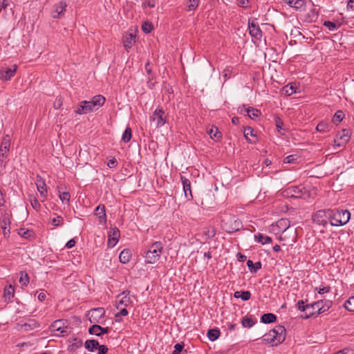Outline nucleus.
<instances>
[{
	"instance_id": "obj_1",
	"label": "nucleus",
	"mask_w": 354,
	"mask_h": 354,
	"mask_svg": "<svg viewBox=\"0 0 354 354\" xmlns=\"http://www.w3.org/2000/svg\"><path fill=\"white\" fill-rule=\"evenodd\" d=\"M286 334V328L284 326L278 325L270 330L268 333L263 334L261 338L265 343L277 346L285 340Z\"/></svg>"
},
{
	"instance_id": "obj_2",
	"label": "nucleus",
	"mask_w": 354,
	"mask_h": 354,
	"mask_svg": "<svg viewBox=\"0 0 354 354\" xmlns=\"http://www.w3.org/2000/svg\"><path fill=\"white\" fill-rule=\"evenodd\" d=\"M105 102V97L102 95H95L94 96L91 101L84 100L82 101L77 109L75 111L77 114L82 115L87 114L94 110L95 106L100 107Z\"/></svg>"
},
{
	"instance_id": "obj_3",
	"label": "nucleus",
	"mask_w": 354,
	"mask_h": 354,
	"mask_svg": "<svg viewBox=\"0 0 354 354\" xmlns=\"http://www.w3.org/2000/svg\"><path fill=\"white\" fill-rule=\"evenodd\" d=\"M332 306V301L329 300H319L309 304V312L306 314L304 319L317 316L321 313L328 311Z\"/></svg>"
},
{
	"instance_id": "obj_4",
	"label": "nucleus",
	"mask_w": 354,
	"mask_h": 354,
	"mask_svg": "<svg viewBox=\"0 0 354 354\" xmlns=\"http://www.w3.org/2000/svg\"><path fill=\"white\" fill-rule=\"evenodd\" d=\"M351 218V213L347 209H332L330 213V225L341 226L346 224Z\"/></svg>"
},
{
	"instance_id": "obj_5",
	"label": "nucleus",
	"mask_w": 354,
	"mask_h": 354,
	"mask_svg": "<svg viewBox=\"0 0 354 354\" xmlns=\"http://www.w3.org/2000/svg\"><path fill=\"white\" fill-rule=\"evenodd\" d=\"M162 243L160 241H156L151 244L145 255V262L153 264L157 262L162 252Z\"/></svg>"
},
{
	"instance_id": "obj_6",
	"label": "nucleus",
	"mask_w": 354,
	"mask_h": 354,
	"mask_svg": "<svg viewBox=\"0 0 354 354\" xmlns=\"http://www.w3.org/2000/svg\"><path fill=\"white\" fill-rule=\"evenodd\" d=\"M332 212V209H321L317 211L313 215V222L315 224L322 225L323 227H326L328 225V221H330V213Z\"/></svg>"
},
{
	"instance_id": "obj_7",
	"label": "nucleus",
	"mask_w": 354,
	"mask_h": 354,
	"mask_svg": "<svg viewBox=\"0 0 354 354\" xmlns=\"http://www.w3.org/2000/svg\"><path fill=\"white\" fill-rule=\"evenodd\" d=\"M306 193V188L301 185H293L283 190L281 194L288 198H301Z\"/></svg>"
},
{
	"instance_id": "obj_8",
	"label": "nucleus",
	"mask_w": 354,
	"mask_h": 354,
	"mask_svg": "<svg viewBox=\"0 0 354 354\" xmlns=\"http://www.w3.org/2000/svg\"><path fill=\"white\" fill-rule=\"evenodd\" d=\"M242 227L240 220L234 216L230 217L229 219L222 221V227L227 233H233L240 230Z\"/></svg>"
},
{
	"instance_id": "obj_9",
	"label": "nucleus",
	"mask_w": 354,
	"mask_h": 354,
	"mask_svg": "<svg viewBox=\"0 0 354 354\" xmlns=\"http://www.w3.org/2000/svg\"><path fill=\"white\" fill-rule=\"evenodd\" d=\"M279 240L286 242V245H292L296 241V231L286 227L279 236Z\"/></svg>"
},
{
	"instance_id": "obj_10",
	"label": "nucleus",
	"mask_w": 354,
	"mask_h": 354,
	"mask_svg": "<svg viewBox=\"0 0 354 354\" xmlns=\"http://www.w3.org/2000/svg\"><path fill=\"white\" fill-rule=\"evenodd\" d=\"M104 313L105 310L103 308H97L89 310L86 316L91 323H99Z\"/></svg>"
},
{
	"instance_id": "obj_11",
	"label": "nucleus",
	"mask_w": 354,
	"mask_h": 354,
	"mask_svg": "<svg viewBox=\"0 0 354 354\" xmlns=\"http://www.w3.org/2000/svg\"><path fill=\"white\" fill-rule=\"evenodd\" d=\"M151 120L156 122V127L158 128L163 126L166 122L165 111L162 109L157 108L153 113Z\"/></svg>"
},
{
	"instance_id": "obj_12",
	"label": "nucleus",
	"mask_w": 354,
	"mask_h": 354,
	"mask_svg": "<svg viewBox=\"0 0 354 354\" xmlns=\"http://www.w3.org/2000/svg\"><path fill=\"white\" fill-rule=\"evenodd\" d=\"M255 21L256 19L249 20V33L251 35V37L260 40L262 37V31L260 29L258 24Z\"/></svg>"
},
{
	"instance_id": "obj_13",
	"label": "nucleus",
	"mask_w": 354,
	"mask_h": 354,
	"mask_svg": "<svg viewBox=\"0 0 354 354\" xmlns=\"http://www.w3.org/2000/svg\"><path fill=\"white\" fill-rule=\"evenodd\" d=\"M349 138L348 131L343 129L337 134L336 138L334 140V143L337 147H342L349 141Z\"/></svg>"
},
{
	"instance_id": "obj_14",
	"label": "nucleus",
	"mask_w": 354,
	"mask_h": 354,
	"mask_svg": "<svg viewBox=\"0 0 354 354\" xmlns=\"http://www.w3.org/2000/svg\"><path fill=\"white\" fill-rule=\"evenodd\" d=\"M110 329L109 327L102 328L100 325L93 324L88 329V333L91 335H95L97 336H100L102 334H106L109 332Z\"/></svg>"
},
{
	"instance_id": "obj_15",
	"label": "nucleus",
	"mask_w": 354,
	"mask_h": 354,
	"mask_svg": "<svg viewBox=\"0 0 354 354\" xmlns=\"http://www.w3.org/2000/svg\"><path fill=\"white\" fill-rule=\"evenodd\" d=\"M1 227L3 229V233L4 236L10 233V225L11 223L10 215L7 213L4 214L1 219Z\"/></svg>"
},
{
	"instance_id": "obj_16",
	"label": "nucleus",
	"mask_w": 354,
	"mask_h": 354,
	"mask_svg": "<svg viewBox=\"0 0 354 354\" xmlns=\"http://www.w3.org/2000/svg\"><path fill=\"white\" fill-rule=\"evenodd\" d=\"M180 178L183 185V190L185 197L189 200L192 199L193 196L192 194L191 183L189 180L183 176H181Z\"/></svg>"
},
{
	"instance_id": "obj_17",
	"label": "nucleus",
	"mask_w": 354,
	"mask_h": 354,
	"mask_svg": "<svg viewBox=\"0 0 354 354\" xmlns=\"http://www.w3.org/2000/svg\"><path fill=\"white\" fill-rule=\"evenodd\" d=\"M136 42V35L132 32H127L123 38V43L125 49L129 50L132 47L133 43Z\"/></svg>"
},
{
	"instance_id": "obj_18",
	"label": "nucleus",
	"mask_w": 354,
	"mask_h": 354,
	"mask_svg": "<svg viewBox=\"0 0 354 354\" xmlns=\"http://www.w3.org/2000/svg\"><path fill=\"white\" fill-rule=\"evenodd\" d=\"M10 136L8 134L5 135L1 142L0 153H3L4 154L8 155L10 151Z\"/></svg>"
},
{
	"instance_id": "obj_19",
	"label": "nucleus",
	"mask_w": 354,
	"mask_h": 354,
	"mask_svg": "<svg viewBox=\"0 0 354 354\" xmlns=\"http://www.w3.org/2000/svg\"><path fill=\"white\" fill-rule=\"evenodd\" d=\"M120 230L117 228L112 229V234L109 236L108 245L109 247H114L118 241L120 237Z\"/></svg>"
},
{
	"instance_id": "obj_20",
	"label": "nucleus",
	"mask_w": 354,
	"mask_h": 354,
	"mask_svg": "<svg viewBox=\"0 0 354 354\" xmlns=\"http://www.w3.org/2000/svg\"><path fill=\"white\" fill-rule=\"evenodd\" d=\"M95 214L98 217L100 223H106V215L104 205H100L95 208Z\"/></svg>"
},
{
	"instance_id": "obj_21",
	"label": "nucleus",
	"mask_w": 354,
	"mask_h": 354,
	"mask_svg": "<svg viewBox=\"0 0 354 354\" xmlns=\"http://www.w3.org/2000/svg\"><path fill=\"white\" fill-rule=\"evenodd\" d=\"M19 326L21 330L29 331L38 327L39 325L35 319H29L27 322L21 323Z\"/></svg>"
},
{
	"instance_id": "obj_22",
	"label": "nucleus",
	"mask_w": 354,
	"mask_h": 354,
	"mask_svg": "<svg viewBox=\"0 0 354 354\" xmlns=\"http://www.w3.org/2000/svg\"><path fill=\"white\" fill-rule=\"evenodd\" d=\"M36 185L40 194L44 196L47 193V187L44 180L39 176H37Z\"/></svg>"
},
{
	"instance_id": "obj_23",
	"label": "nucleus",
	"mask_w": 354,
	"mask_h": 354,
	"mask_svg": "<svg viewBox=\"0 0 354 354\" xmlns=\"http://www.w3.org/2000/svg\"><path fill=\"white\" fill-rule=\"evenodd\" d=\"M66 3L64 1H60L59 3L55 6V9L53 11L52 16L53 18H59L66 10Z\"/></svg>"
},
{
	"instance_id": "obj_24",
	"label": "nucleus",
	"mask_w": 354,
	"mask_h": 354,
	"mask_svg": "<svg viewBox=\"0 0 354 354\" xmlns=\"http://www.w3.org/2000/svg\"><path fill=\"white\" fill-rule=\"evenodd\" d=\"M17 68V66L14 65L13 68H7L6 71H2L1 79L3 81H8L10 80V78L15 75Z\"/></svg>"
},
{
	"instance_id": "obj_25",
	"label": "nucleus",
	"mask_w": 354,
	"mask_h": 354,
	"mask_svg": "<svg viewBox=\"0 0 354 354\" xmlns=\"http://www.w3.org/2000/svg\"><path fill=\"white\" fill-rule=\"evenodd\" d=\"M131 257V252L130 250L124 249L123 250L119 256L120 261L122 263H127L129 262Z\"/></svg>"
},
{
	"instance_id": "obj_26",
	"label": "nucleus",
	"mask_w": 354,
	"mask_h": 354,
	"mask_svg": "<svg viewBox=\"0 0 354 354\" xmlns=\"http://www.w3.org/2000/svg\"><path fill=\"white\" fill-rule=\"evenodd\" d=\"M286 3L296 10L301 9L306 5V3L304 0H286Z\"/></svg>"
},
{
	"instance_id": "obj_27",
	"label": "nucleus",
	"mask_w": 354,
	"mask_h": 354,
	"mask_svg": "<svg viewBox=\"0 0 354 354\" xmlns=\"http://www.w3.org/2000/svg\"><path fill=\"white\" fill-rule=\"evenodd\" d=\"M99 342L95 339H88L85 342L84 346L88 351L93 352L99 346Z\"/></svg>"
},
{
	"instance_id": "obj_28",
	"label": "nucleus",
	"mask_w": 354,
	"mask_h": 354,
	"mask_svg": "<svg viewBox=\"0 0 354 354\" xmlns=\"http://www.w3.org/2000/svg\"><path fill=\"white\" fill-rule=\"evenodd\" d=\"M277 320V316L272 313H265L261 317V322L265 324L274 322Z\"/></svg>"
},
{
	"instance_id": "obj_29",
	"label": "nucleus",
	"mask_w": 354,
	"mask_h": 354,
	"mask_svg": "<svg viewBox=\"0 0 354 354\" xmlns=\"http://www.w3.org/2000/svg\"><path fill=\"white\" fill-rule=\"evenodd\" d=\"M247 266L252 273H256L259 269L261 268V263L260 261L253 263L252 260L247 261Z\"/></svg>"
},
{
	"instance_id": "obj_30",
	"label": "nucleus",
	"mask_w": 354,
	"mask_h": 354,
	"mask_svg": "<svg viewBox=\"0 0 354 354\" xmlns=\"http://www.w3.org/2000/svg\"><path fill=\"white\" fill-rule=\"evenodd\" d=\"M245 111L248 117L252 120L261 115V111L253 107H248Z\"/></svg>"
},
{
	"instance_id": "obj_31",
	"label": "nucleus",
	"mask_w": 354,
	"mask_h": 354,
	"mask_svg": "<svg viewBox=\"0 0 354 354\" xmlns=\"http://www.w3.org/2000/svg\"><path fill=\"white\" fill-rule=\"evenodd\" d=\"M61 324H62V320H56L52 324L51 328H52V330L54 331H59L60 335L64 336V333H65L66 332V330L64 328H62Z\"/></svg>"
},
{
	"instance_id": "obj_32",
	"label": "nucleus",
	"mask_w": 354,
	"mask_h": 354,
	"mask_svg": "<svg viewBox=\"0 0 354 354\" xmlns=\"http://www.w3.org/2000/svg\"><path fill=\"white\" fill-rule=\"evenodd\" d=\"M255 240L258 242L261 243V244L264 245L266 243H269L272 242V238L270 236H264L262 234L259 233L254 236Z\"/></svg>"
},
{
	"instance_id": "obj_33",
	"label": "nucleus",
	"mask_w": 354,
	"mask_h": 354,
	"mask_svg": "<svg viewBox=\"0 0 354 354\" xmlns=\"http://www.w3.org/2000/svg\"><path fill=\"white\" fill-rule=\"evenodd\" d=\"M207 133L212 139L218 140L221 136V132L218 131V128L215 127H212L211 129L207 131Z\"/></svg>"
},
{
	"instance_id": "obj_34",
	"label": "nucleus",
	"mask_w": 354,
	"mask_h": 354,
	"mask_svg": "<svg viewBox=\"0 0 354 354\" xmlns=\"http://www.w3.org/2000/svg\"><path fill=\"white\" fill-rule=\"evenodd\" d=\"M7 158L8 155L4 154L3 153H0V174H3L4 173L5 169L7 165Z\"/></svg>"
},
{
	"instance_id": "obj_35",
	"label": "nucleus",
	"mask_w": 354,
	"mask_h": 354,
	"mask_svg": "<svg viewBox=\"0 0 354 354\" xmlns=\"http://www.w3.org/2000/svg\"><path fill=\"white\" fill-rule=\"evenodd\" d=\"M220 335V330L218 328L210 329L207 332V337L211 341H215Z\"/></svg>"
},
{
	"instance_id": "obj_36",
	"label": "nucleus",
	"mask_w": 354,
	"mask_h": 354,
	"mask_svg": "<svg viewBox=\"0 0 354 354\" xmlns=\"http://www.w3.org/2000/svg\"><path fill=\"white\" fill-rule=\"evenodd\" d=\"M255 323L256 321L249 317H244L241 320V324L244 328H251Z\"/></svg>"
},
{
	"instance_id": "obj_37",
	"label": "nucleus",
	"mask_w": 354,
	"mask_h": 354,
	"mask_svg": "<svg viewBox=\"0 0 354 354\" xmlns=\"http://www.w3.org/2000/svg\"><path fill=\"white\" fill-rule=\"evenodd\" d=\"M344 308L351 312H354V296L351 297L344 304Z\"/></svg>"
},
{
	"instance_id": "obj_38",
	"label": "nucleus",
	"mask_w": 354,
	"mask_h": 354,
	"mask_svg": "<svg viewBox=\"0 0 354 354\" xmlns=\"http://www.w3.org/2000/svg\"><path fill=\"white\" fill-rule=\"evenodd\" d=\"M329 127L330 125L328 123L322 121L317 125L316 129L317 131L324 133L329 131Z\"/></svg>"
},
{
	"instance_id": "obj_39",
	"label": "nucleus",
	"mask_w": 354,
	"mask_h": 354,
	"mask_svg": "<svg viewBox=\"0 0 354 354\" xmlns=\"http://www.w3.org/2000/svg\"><path fill=\"white\" fill-rule=\"evenodd\" d=\"M244 136L246 140H249L250 142H253L250 138V137H255V134L254 133V129L250 127H247L244 129Z\"/></svg>"
},
{
	"instance_id": "obj_40",
	"label": "nucleus",
	"mask_w": 354,
	"mask_h": 354,
	"mask_svg": "<svg viewBox=\"0 0 354 354\" xmlns=\"http://www.w3.org/2000/svg\"><path fill=\"white\" fill-rule=\"evenodd\" d=\"M344 117V113L342 111H337L333 118V123H339L342 121L343 118Z\"/></svg>"
},
{
	"instance_id": "obj_41",
	"label": "nucleus",
	"mask_w": 354,
	"mask_h": 354,
	"mask_svg": "<svg viewBox=\"0 0 354 354\" xmlns=\"http://www.w3.org/2000/svg\"><path fill=\"white\" fill-rule=\"evenodd\" d=\"M15 291L14 288L12 285H10L8 287H6L4 290V297L6 299H10L14 297Z\"/></svg>"
},
{
	"instance_id": "obj_42",
	"label": "nucleus",
	"mask_w": 354,
	"mask_h": 354,
	"mask_svg": "<svg viewBox=\"0 0 354 354\" xmlns=\"http://www.w3.org/2000/svg\"><path fill=\"white\" fill-rule=\"evenodd\" d=\"M198 3L199 0H189L187 4V10H194L198 6Z\"/></svg>"
},
{
	"instance_id": "obj_43",
	"label": "nucleus",
	"mask_w": 354,
	"mask_h": 354,
	"mask_svg": "<svg viewBox=\"0 0 354 354\" xmlns=\"http://www.w3.org/2000/svg\"><path fill=\"white\" fill-rule=\"evenodd\" d=\"M297 306L300 311L306 312V314L309 312V304L305 305V303L303 300L298 301Z\"/></svg>"
},
{
	"instance_id": "obj_44",
	"label": "nucleus",
	"mask_w": 354,
	"mask_h": 354,
	"mask_svg": "<svg viewBox=\"0 0 354 354\" xmlns=\"http://www.w3.org/2000/svg\"><path fill=\"white\" fill-rule=\"evenodd\" d=\"M153 29V26L149 21H145L142 25V30L145 33H150Z\"/></svg>"
},
{
	"instance_id": "obj_45",
	"label": "nucleus",
	"mask_w": 354,
	"mask_h": 354,
	"mask_svg": "<svg viewBox=\"0 0 354 354\" xmlns=\"http://www.w3.org/2000/svg\"><path fill=\"white\" fill-rule=\"evenodd\" d=\"M131 138V128L129 127H127L123 135H122V140L124 142H128L130 141Z\"/></svg>"
},
{
	"instance_id": "obj_46",
	"label": "nucleus",
	"mask_w": 354,
	"mask_h": 354,
	"mask_svg": "<svg viewBox=\"0 0 354 354\" xmlns=\"http://www.w3.org/2000/svg\"><path fill=\"white\" fill-rule=\"evenodd\" d=\"M30 204H31V206L32 207V208L34 209H35L36 211H39V209H40V207H41V205L40 203H39V201H37V198H31L30 199Z\"/></svg>"
},
{
	"instance_id": "obj_47",
	"label": "nucleus",
	"mask_w": 354,
	"mask_h": 354,
	"mask_svg": "<svg viewBox=\"0 0 354 354\" xmlns=\"http://www.w3.org/2000/svg\"><path fill=\"white\" fill-rule=\"evenodd\" d=\"M122 295H125L120 301L118 304L120 305H124L125 306H128V304L130 301V298L127 297L126 295V292L124 291Z\"/></svg>"
},
{
	"instance_id": "obj_48",
	"label": "nucleus",
	"mask_w": 354,
	"mask_h": 354,
	"mask_svg": "<svg viewBox=\"0 0 354 354\" xmlns=\"http://www.w3.org/2000/svg\"><path fill=\"white\" fill-rule=\"evenodd\" d=\"M63 221H64L63 218L60 216H58L52 220V224L54 226H59L63 224Z\"/></svg>"
},
{
	"instance_id": "obj_49",
	"label": "nucleus",
	"mask_w": 354,
	"mask_h": 354,
	"mask_svg": "<svg viewBox=\"0 0 354 354\" xmlns=\"http://www.w3.org/2000/svg\"><path fill=\"white\" fill-rule=\"evenodd\" d=\"M70 194L68 192H64L61 194H59V198L62 202L66 201L69 202L70 200Z\"/></svg>"
},
{
	"instance_id": "obj_50",
	"label": "nucleus",
	"mask_w": 354,
	"mask_h": 354,
	"mask_svg": "<svg viewBox=\"0 0 354 354\" xmlns=\"http://www.w3.org/2000/svg\"><path fill=\"white\" fill-rule=\"evenodd\" d=\"M241 298L243 301H248L251 297V293L250 291H241Z\"/></svg>"
},
{
	"instance_id": "obj_51",
	"label": "nucleus",
	"mask_w": 354,
	"mask_h": 354,
	"mask_svg": "<svg viewBox=\"0 0 354 354\" xmlns=\"http://www.w3.org/2000/svg\"><path fill=\"white\" fill-rule=\"evenodd\" d=\"M19 282L21 283L24 286H27L29 283V277L27 273L24 274V276H21L19 279Z\"/></svg>"
},
{
	"instance_id": "obj_52",
	"label": "nucleus",
	"mask_w": 354,
	"mask_h": 354,
	"mask_svg": "<svg viewBox=\"0 0 354 354\" xmlns=\"http://www.w3.org/2000/svg\"><path fill=\"white\" fill-rule=\"evenodd\" d=\"M275 122H276V127L278 131V132H280L282 129V126L283 125V121L279 118H275Z\"/></svg>"
},
{
	"instance_id": "obj_53",
	"label": "nucleus",
	"mask_w": 354,
	"mask_h": 354,
	"mask_svg": "<svg viewBox=\"0 0 354 354\" xmlns=\"http://www.w3.org/2000/svg\"><path fill=\"white\" fill-rule=\"evenodd\" d=\"M63 100L62 97H57L54 102L53 106L55 109H59L62 106Z\"/></svg>"
},
{
	"instance_id": "obj_54",
	"label": "nucleus",
	"mask_w": 354,
	"mask_h": 354,
	"mask_svg": "<svg viewBox=\"0 0 354 354\" xmlns=\"http://www.w3.org/2000/svg\"><path fill=\"white\" fill-rule=\"evenodd\" d=\"M324 25L327 27L330 30H333L336 28V24L330 21H326L324 23Z\"/></svg>"
},
{
	"instance_id": "obj_55",
	"label": "nucleus",
	"mask_w": 354,
	"mask_h": 354,
	"mask_svg": "<svg viewBox=\"0 0 354 354\" xmlns=\"http://www.w3.org/2000/svg\"><path fill=\"white\" fill-rule=\"evenodd\" d=\"M142 6L144 8L148 6L149 8H154L156 6V1L155 0H149L147 1L143 2Z\"/></svg>"
},
{
	"instance_id": "obj_56",
	"label": "nucleus",
	"mask_w": 354,
	"mask_h": 354,
	"mask_svg": "<svg viewBox=\"0 0 354 354\" xmlns=\"http://www.w3.org/2000/svg\"><path fill=\"white\" fill-rule=\"evenodd\" d=\"M97 348L99 350L98 354H106L108 352V348L106 345H99Z\"/></svg>"
},
{
	"instance_id": "obj_57",
	"label": "nucleus",
	"mask_w": 354,
	"mask_h": 354,
	"mask_svg": "<svg viewBox=\"0 0 354 354\" xmlns=\"http://www.w3.org/2000/svg\"><path fill=\"white\" fill-rule=\"evenodd\" d=\"M283 89L285 90L286 94H287L288 95H291L296 92L295 88L293 86H290V88H288V86H286Z\"/></svg>"
},
{
	"instance_id": "obj_58",
	"label": "nucleus",
	"mask_w": 354,
	"mask_h": 354,
	"mask_svg": "<svg viewBox=\"0 0 354 354\" xmlns=\"http://www.w3.org/2000/svg\"><path fill=\"white\" fill-rule=\"evenodd\" d=\"M183 348V346L180 344H176L174 346V351H173V354H180Z\"/></svg>"
},
{
	"instance_id": "obj_59",
	"label": "nucleus",
	"mask_w": 354,
	"mask_h": 354,
	"mask_svg": "<svg viewBox=\"0 0 354 354\" xmlns=\"http://www.w3.org/2000/svg\"><path fill=\"white\" fill-rule=\"evenodd\" d=\"M295 160V158L294 156L290 155L285 158L284 162L285 163H292L294 162Z\"/></svg>"
},
{
	"instance_id": "obj_60",
	"label": "nucleus",
	"mask_w": 354,
	"mask_h": 354,
	"mask_svg": "<svg viewBox=\"0 0 354 354\" xmlns=\"http://www.w3.org/2000/svg\"><path fill=\"white\" fill-rule=\"evenodd\" d=\"M128 315V310L126 308H122L119 313L115 314V317L119 316H126Z\"/></svg>"
},
{
	"instance_id": "obj_61",
	"label": "nucleus",
	"mask_w": 354,
	"mask_h": 354,
	"mask_svg": "<svg viewBox=\"0 0 354 354\" xmlns=\"http://www.w3.org/2000/svg\"><path fill=\"white\" fill-rule=\"evenodd\" d=\"M330 290V288L329 286L323 287L322 288H319L318 290L319 294H324L326 292H328Z\"/></svg>"
},
{
	"instance_id": "obj_62",
	"label": "nucleus",
	"mask_w": 354,
	"mask_h": 354,
	"mask_svg": "<svg viewBox=\"0 0 354 354\" xmlns=\"http://www.w3.org/2000/svg\"><path fill=\"white\" fill-rule=\"evenodd\" d=\"M9 3L7 0H3L0 6V12L2 9H6L8 6Z\"/></svg>"
},
{
	"instance_id": "obj_63",
	"label": "nucleus",
	"mask_w": 354,
	"mask_h": 354,
	"mask_svg": "<svg viewBox=\"0 0 354 354\" xmlns=\"http://www.w3.org/2000/svg\"><path fill=\"white\" fill-rule=\"evenodd\" d=\"M248 4V0H239V5L243 8H246Z\"/></svg>"
},
{
	"instance_id": "obj_64",
	"label": "nucleus",
	"mask_w": 354,
	"mask_h": 354,
	"mask_svg": "<svg viewBox=\"0 0 354 354\" xmlns=\"http://www.w3.org/2000/svg\"><path fill=\"white\" fill-rule=\"evenodd\" d=\"M116 165H117V161H116V160H115V159H114V158H113V159H112V160H111L108 162V164H107V165H108L109 167H111H111H115V166H116Z\"/></svg>"
}]
</instances>
